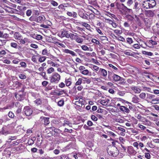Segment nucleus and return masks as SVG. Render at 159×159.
Listing matches in <instances>:
<instances>
[{
	"label": "nucleus",
	"instance_id": "nucleus-40",
	"mask_svg": "<svg viewBox=\"0 0 159 159\" xmlns=\"http://www.w3.org/2000/svg\"><path fill=\"white\" fill-rule=\"evenodd\" d=\"M34 102L38 105L40 104L42 102L41 101L40 99H36Z\"/></svg>",
	"mask_w": 159,
	"mask_h": 159
},
{
	"label": "nucleus",
	"instance_id": "nucleus-49",
	"mask_svg": "<svg viewBox=\"0 0 159 159\" xmlns=\"http://www.w3.org/2000/svg\"><path fill=\"white\" fill-rule=\"evenodd\" d=\"M48 82L46 81H44L42 82V84L43 86L46 87L48 84Z\"/></svg>",
	"mask_w": 159,
	"mask_h": 159
},
{
	"label": "nucleus",
	"instance_id": "nucleus-30",
	"mask_svg": "<svg viewBox=\"0 0 159 159\" xmlns=\"http://www.w3.org/2000/svg\"><path fill=\"white\" fill-rule=\"evenodd\" d=\"M127 42L129 44H130L133 42L132 39L131 38H127L126 39Z\"/></svg>",
	"mask_w": 159,
	"mask_h": 159
},
{
	"label": "nucleus",
	"instance_id": "nucleus-29",
	"mask_svg": "<svg viewBox=\"0 0 159 159\" xmlns=\"http://www.w3.org/2000/svg\"><path fill=\"white\" fill-rule=\"evenodd\" d=\"M77 35H75L74 34L70 33V37L71 40L75 39L76 37H77Z\"/></svg>",
	"mask_w": 159,
	"mask_h": 159
},
{
	"label": "nucleus",
	"instance_id": "nucleus-19",
	"mask_svg": "<svg viewBox=\"0 0 159 159\" xmlns=\"http://www.w3.org/2000/svg\"><path fill=\"white\" fill-rule=\"evenodd\" d=\"M116 5L117 6V8L118 9L120 8L122 9V8H123V7L125 6L124 4L118 2H116Z\"/></svg>",
	"mask_w": 159,
	"mask_h": 159
},
{
	"label": "nucleus",
	"instance_id": "nucleus-43",
	"mask_svg": "<svg viewBox=\"0 0 159 159\" xmlns=\"http://www.w3.org/2000/svg\"><path fill=\"white\" fill-rule=\"evenodd\" d=\"M82 79L80 78L78 79V80L76 83V85H80L82 82Z\"/></svg>",
	"mask_w": 159,
	"mask_h": 159
},
{
	"label": "nucleus",
	"instance_id": "nucleus-4",
	"mask_svg": "<svg viewBox=\"0 0 159 159\" xmlns=\"http://www.w3.org/2000/svg\"><path fill=\"white\" fill-rule=\"evenodd\" d=\"M100 97H101L102 98H100V103L103 106L107 105L110 101L109 99L106 97H103V96L100 95Z\"/></svg>",
	"mask_w": 159,
	"mask_h": 159
},
{
	"label": "nucleus",
	"instance_id": "nucleus-24",
	"mask_svg": "<svg viewBox=\"0 0 159 159\" xmlns=\"http://www.w3.org/2000/svg\"><path fill=\"white\" fill-rule=\"evenodd\" d=\"M46 57L45 56H42L40 57L39 59V61L42 62L44 61L46 59Z\"/></svg>",
	"mask_w": 159,
	"mask_h": 159
},
{
	"label": "nucleus",
	"instance_id": "nucleus-38",
	"mask_svg": "<svg viewBox=\"0 0 159 159\" xmlns=\"http://www.w3.org/2000/svg\"><path fill=\"white\" fill-rule=\"evenodd\" d=\"M146 94L144 93H142L139 95V97L142 98L144 99L146 97Z\"/></svg>",
	"mask_w": 159,
	"mask_h": 159
},
{
	"label": "nucleus",
	"instance_id": "nucleus-11",
	"mask_svg": "<svg viewBox=\"0 0 159 159\" xmlns=\"http://www.w3.org/2000/svg\"><path fill=\"white\" fill-rule=\"evenodd\" d=\"M120 110L124 112L129 113L130 112L129 109L127 107L124 106H121L120 107Z\"/></svg>",
	"mask_w": 159,
	"mask_h": 159
},
{
	"label": "nucleus",
	"instance_id": "nucleus-22",
	"mask_svg": "<svg viewBox=\"0 0 159 159\" xmlns=\"http://www.w3.org/2000/svg\"><path fill=\"white\" fill-rule=\"evenodd\" d=\"M126 17L128 20L130 21H133L134 19V18L133 16L129 14L126 15Z\"/></svg>",
	"mask_w": 159,
	"mask_h": 159
},
{
	"label": "nucleus",
	"instance_id": "nucleus-45",
	"mask_svg": "<svg viewBox=\"0 0 159 159\" xmlns=\"http://www.w3.org/2000/svg\"><path fill=\"white\" fill-rule=\"evenodd\" d=\"M69 80V79L67 80H66L65 81L66 84L67 86H69L71 84V81Z\"/></svg>",
	"mask_w": 159,
	"mask_h": 159
},
{
	"label": "nucleus",
	"instance_id": "nucleus-14",
	"mask_svg": "<svg viewBox=\"0 0 159 159\" xmlns=\"http://www.w3.org/2000/svg\"><path fill=\"white\" fill-rule=\"evenodd\" d=\"M131 89L133 90L135 93H139L141 91V89L139 88L134 86L131 87Z\"/></svg>",
	"mask_w": 159,
	"mask_h": 159
},
{
	"label": "nucleus",
	"instance_id": "nucleus-33",
	"mask_svg": "<svg viewBox=\"0 0 159 159\" xmlns=\"http://www.w3.org/2000/svg\"><path fill=\"white\" fill-rule=\"evenodd\" d=\"M51 4L54 7H56L58 6V3L53 0H52L50 1Z\"/></svg>",
	"mask_w": 159,
	"mask_h": 159
},
{
	"label": "nucleus",
	"instance_id": "nucleus-20",
	"mask_svg": "<svg viewBox=\"0 0 159 159\" xmlns=\"http://www.w3.org/2000/svg\"><path fill=\"white\" fill-rule=\"evenodd\" d=\"M103 34L100 30V40L105 41L107 39V37L106 36H103Z\"/></svg>",
	"mask_w": 159,
	"mask_h": 159
},
{
	"label": "nucleus",
	"instance_id": "nucleus-48",
	"mask_svg": "<svg viewBox=\"0 0 159 159\" xmlns=\"http://www.w3.org/2000/svg\"><path fill=\"white\" fill-rule=\"evenodd\" d=\"M81 48L83 50H84V51L89 50L88 48L87 47V46H86V45H84L81 46Z\"/></svg>",
	"mask_w": 159,
	"mask_h": 159
},
{
	"label": "nucleus",
	"instance_id": "nucleus-61",
	"mask_svg": "<svg viewBox=\"0 0 159 159\" xmlns=\"http://www.w3.org/2000/svg\"><path fill=\"white\" fill-rule=\"evenodd\" d=\"M132 120L133 121V123L134 124H136L138 123V120L135 118L133 117Z\"/></svg>",
	"mask_w": 159,
	"mask_h": 159
},
{
	"label": "nucleus",
	"instance_id": "nucleus-56",
	"mask_svg": "<svg viewBox=\"0 0 159 159\" xmlns=\"http://www.w3.org/2000/svg\"><path fill=\"white\" fill-rule=\"evenodd\" d=\"M109 66L110 67L112 68L113 69H114V70H118V69L117 68L115 67V66H114L113 65L111 64H109Z\"/></svg>",
	"mask_w": 159,
	"mask_h": 159
},
{
	"label": "nucleus",
	"instance_id": "nucleus-47",
	"mask_svg": "<svg viewBox=\"0 0 159 159\" xmlns=\"http://www.w3.org/2000/svg\"><path fill=\"white\" fill-rule=\"evenodd\" d=\"M114 32L115 33H116V34H121L122 33V31L121 30H115L114 31Z\"/></svg>",
	"mask_w": 159,
	"mask_h": 159
},
{
	"label": "nucleus",
	"instance_id": "nucleus-2",
	"mask_svg": "<svg viewBox=\"0 0 159 159\" xmlns=\"http://www.w3.org/2000/svg\"><path fill=\"white\" fill-rule=\"evenodd\" d=\"M60 75L57 73H54L49 77L50 82L51 83H57L60 80Z\"/></svg>",
	"mask_w": 159,
	"mask_h": 159
},
{
	"label": "nucleus",
	"instance_id": "nucleus-18",
	"mask_svg": "<svg viewBox=\"0 0 159 159\" xmlns=\"http://www.w3.org/2000/svg\"><path fill=\"white\" fill-rule=\"evenodd\" d=\"M14 37L16 39L20 40L21 37V35L18 32H15L14 34Z\"/></svg>",
	"mask_w": 159,
	"mask_h": 159
},
{
	"label": "nucleus",
	"instance_id": "nucleus-13",
	"mask_svg": "<svg viewBox=\"0 0 159 159\" xmlns=\"http://www.w3.org/2000/svg\"><path fill=\"white\" fill-rule=\"evenodd\" d=\"M107 75V71L103 69L100 68V75L104 77H106Z\"/></svg>",
	"mask_w": 159,
	"mask_h": 159
},
{
	"label": "nucleus",
	"instance_id": "nucleus-63",
	"mask_svg": "<svg viewBox=\"0 0 159 159\" xmlns=\"http://www.w3.org/2000/svg\"><path fill=\"white\" fill-rule=\"evenodd\" d=\"M3 62L6 64H10L11 63V61L9 60L6 59L4 60Z\"/></svg>",
	"mask_w": 159,
	"mask_h": 159
},
{
	"label": "nucleus",
	"instance_id": "nucleus-51",
	"mask_svg": "<svg viewBox=\"0 0 159 159\" xmlns=\"http://www.w3.org/2000/svg\"><path fill=\"white\" fill-rule=\"evenodd\" d=\"M100 136L101 139L103 138L106 139L107 138V135L104 134H102L101 133H100Z\"/></svg>",
	"mask_w": 159,
	"mask_h": 159
},
{
	"label": "nucleus",
	"instance_id": "nucleus-44",
	"mask_svg": "<svg viewBox=\"0 0 159 159\" xmlns=\"http://www.w3.org/2000/svg\"><path fill=\"white\" fill-rule=\"evenodd\" d=\"M81 73L84 75H87L88 74L89 71L87 70H84L81 71Z\"/></svg>",
	"mask_w": 159,
	"mask_h": 159
},
{
	"label": "nucleus",
	"instance_id": "nucleus-26",
	"mask_svg": "<svg viewBox=\"0 0 159 159\" xmlns=\"http://www.w3.org/2000/svg\"><path fill=\"white\" fill-rule=\"evenodd\" d=\"M28 41V39L26 38H25L24 39H20V42L21 43L24 44L25 43L27 42Z\"/></svg>",
	"mask_w": 159,
	"mask_h": 159
},
{
	"label": "nucleus",
	"instance_id": "nucleus-25",
	"mask_svg": "<svg viewBox=\"0 0 159 159\" xmlns=\"http://www.w3.org/2000/svg\"><path fill=\"white\" fill-rule=\"evenodd\" d=\"M39 75L43 76L44 79L46 80H48V79L46 77V73L45 72H43L40 73H38Z\"/></svg>",
	"mask_w": 159,
	"mask_h": 159
},
{
	"label": "nucleus",
	"instance_id": "nucleus-7",
	"mask_svg": "<svg viewBox=\"0 0 159 159\" xmlns=\"http://www.w3.org/2000/svg\"><path fill=\"white\" fill-rule=\"evenodd\" d=\"M138 6V2H135L134 8L135 9V11L137 13H139L141 12H141L142 11V9L140 8V7Z\"/></svg>",
	"mask_w": 159,
	"mask_h": 159
},
{
	"label": "nucleus",
	"instance_id": "nucleus-59",
	"mask_svg": "<svg viewBox=\"0 0 159 159\" xmlns=\"http://www.w3.org/2000/svg\"><path fill=\"white\" fill-rule=\"evenodd\" d=\"M120 141L122 143H124V142L125 141V139L122 137H120L119 138Z\"/></svg>",
	"mask_w": 159,
	"mask_h": 159
},
{
	"label": "nucleus",
	"instance_id": "nucleus-23",
	"mask_svg": "<svg viewBox=\"0 0 159 159\" xmlns=\"http://www.w3.org/2000/svg\"><path fill=\"white\" fill-rule=\"evenodd\" d=\"M75 40L76 41L79 43H81L83 41V39L82 38L79 37L78 36H77V37L76 38Z\"/></svg>",
	"mask_w": 159,
	"mask_h": 159
},
{
	"label": "nucleus",
	"instance_id": "nucleus-57",
	"mask_svg": "<svg viewBox=\"0 0 159 159\" xmlns=\"http://www.w3.org/2000/svg\"><path fill=\"white\" fill-rule=\"evenodd\" d=\"M31 60L33 62L36 63H37V61L36 58L35 57V56H32V57Z\"/></svg>",
	"mask_w": 159,
	"mask_h": 159
},
{
	"label": "nucleus",
	"instance_id": "nucleus-58",
	"mask_svg": "<svg viewBox=\"0 0 159 159\" xmlns=\"http://www.w3.org/2000/svg\"><path fill=\"white\" fill-rule=\"evenodd\" d=\"M6 53V52L4 50H2L0 51V56L5 55Z\"/></svg>",
	"mask_w": 159,
	"mask_h": 159
},
{
	"label": "nucleus",
	"instance_id": "nucleus-53",
	"mask_svg": "<svg viewBox=\"0 0 159 159\" xmlns=\"http://www.w3.org/2000/svg\"><path fill=\"white\" fill-rule=\"evenodd\" d=\"M153 92H150L151 93H153L154 94H159V90L155 89L153 90Z\"/></svg>",
	"mask_w": 159,
	"mask_h": 159
},
{
	"label": "nucleus",
	"instance_id": "nucleus-62",
	"mask_svg": "<svg viewBox=\"0 0 159 159\" xmlns=\"http://www.w3.org/2000/svg\"><path fill=\"white\" fill-rule=\"evenodd\" d=\"M133 146L138 149L139 144L137 142H134L133 144Z\"/></svg>",
	"mask_w": 159,
	"mask_h": 159
},
{
	"label": "nucleus",
	"instance_id": "nucleus-41",
	"mask_svg": "<svg viewBox=\"0 0 159 159\" xmlns=\"http://www.w3.org/2000/svg\"><path fill=\"white\" fill-rule=\"evenodd\" d=\"M32 13L31 10H28L26 12V15L27 16H30L31 15Z\"/></svg>",
	"mask_w": 159,
	"mask_h": 159
},
{
	"label": "nucleus",
	"instance_id": "nucleus-15",
	"mask_svg": "<svg viewBox=\"0 0 159 159\" xmlns=\"http://www.w3.org/2000/svg\"><path fill=\"white\" fill-rule=\"evenodd\" d=\"M84 100L82 98H80L79 101H76L75 102V104L79 107H81L82 106V103L84 102Z\"/></svg>",
	"mask_w": 159,
	"mask_h": 159
},
{
	"label": "nucleus",
	"instance_id": "nucleus-5",
	"mask_svg": "<svg viewBox=\"0 0 159 159\" xmlns=\"http://www.w3.org/2000/svg\"><path fill=\"white\" fill-rule=\"evenodd\" d=\"M49 119V118L48 117H45L42 116L40 118L39 120L41 123L44 124L45 125H47L50 123Z\"/></svg>",
	"mask_w": 159,
	"mask_h": 159
},
{
	"label": "nucleus",
	"instance_id": "nucleus-46",
	"mask_svg": "<svg viewBox=\"0 0 159 159\" xmlns=\"http://www.w3.org/2000/svg\"><path fill=\"white\" fill-rule=\"evenodd\" d=\"M20 65L22 67L25 68L26 67V64L25 62H21L20 63Z\"/></svg>",
	"mask_w": 159,
	"mask_h": 159
},
{
	"label": "nucleus",
	"instance_id": "nucleus-17",
	"mask_svg": "<svg viewBox=\"0 0 159 159\" xmlns=\"http://www.w3.org/2000/svg\"><path fill=\"white\" fill-rule=\"evenodd\" d=\"M155 96L154 95L151 94H147V98L151 100H152V101H154L155 97Z\"/></svg>",
	"mask_w": 159,
	"mask_h": 159
},
{
	"label": "nucleus",
	"instance_id": "nucleus-6",
	"mask_svg": "<svg viewBox=\"0 0 159 159\" xmlns=\"http://www.w3.org/2000/svg\"><path fill=\"white\" fill-rule=\"evenodd\" d=\"M24 110L25 114L28 116L31 115L33 112L32 109L28 106L25 107Z\"/></svg>",
	"mask_w": 159,
	"mask_h": 159
},
{
	"label": "nucleus",
	"instance_id": "nucleus-10",
	"mask_svg": "<svg viewBox=\"0 0 159 159\" xmlns=\"http://www.w3.org/2000/svg\"><path fill=\"white\" fill-rule=\"evenodd\" d=\"M61 36L62 37H66L67 38H69L70 37V34L68 33V32L66 30H64L61 33Z\"/></svg>",
	"mask_w": 159,
	"mask_h": 159
},
{
	"label": "nucleus",
	"instance_id": "nucleus-28",
	"mask_svg": "<svg viewBox=\"0 0 159 159\" xmlns=\"http://www.w3.org/2000/svg\"><path fill=\"white\" fill-rule=\"evenodd\" d=\"M101 6L102 8L103 9H105L106 7L109 8V5H106V3L105 2H102V5H101Z\"/></svg>",
	"mask_w": 159,
	"mask_h": 159
},
{
	"label": "nucleus",
	"instance_id": "nucleus-54",
	"mask_svg": "<svg viewBox=\"0 0 159 159\" xmlns=\"http://www.w3.org/2000/svg\"><path fill=\"white\" fill-rule=\"evenodd\" d=\"M42 54L43 55H47L48 54V51L47 49H44L43 50Z\"/></svg>",
	"mask_w": 159,
	"mask_h": 159
},
{
	"label": "nucleus",
	"instance_id": "nucleus-55",
	"mask_svg": "<svg viewBox=\"0 0 159 159\" xmlns=\"http://www.w3.org/2000/svg\"><path fill=\"white\" fill-rule=\"evenodd\" d=\"M30 46L31 47L34 48H37L38 47V46L37 45L34 43L31 44H30Z\"/></svg>",
	"mask_w": 159,
	"mask_h": 159
},
{
	"label": "nucleus",
	"instance_id": "nucleus-42",
	"mask_svg": "<svg viewBox=\"0 0 159 159\" xmlns=\"http://www.w3.org/2000/svg\"><path fill=\"white\" fill-rule=\"evenodd\" d=\"M145 157L148 159H150L151 158V156L148 153L146 152L145 153Z\"/></svg>",
	"mask_w": 159,
	"mask_h": 159
},
{
	"label": "nucleus",
	"instance_id": "nucleus-39",
	"mask_svg": "<svg viewBox=\"0 0 159 159\" xmlns=\"http://www.w3.org/2000/svg\"><path fill=\"white\" fill-rule=\"evenodd\" d=\"M54 70V69L53 68H50L49 69L47 70V73L48 74H51L53 72Z\"/></svg>",
	"mask_w": 159,
	"mask_h": 159
},
{
	"label": "nucleus",
	"instance_id": "nucleus-35",
	"mask_svg": "<svg viewBox=\"0 0 159 159\" xmlns=\"http://www.w3.org/2000/svg\"><path fill=\"white\" fill-rule=\"evenodd\" d=\"M8 116L9 117L11 118H14L15 116L14 113L11 111H10L8 113Z\"/></svg>",
	"mask_w": 159,
	"mask_h": 159
},
{
	"label": "nucleus",
	"instance_id": "nucleus-50",
	"mask_svg": "<svg viewBox=\"0 0 159 159\" xmlns=\"http://www.w3.org/2000/svg\"><path fill=\"white\" fill-rule=\"evenodd\" d=\"M63 93H65V91L64 90H62L59 91L58 93H57V94L58 96H60L62 95Z\"/></svg>",
	"mask_w": 159,
	"mask_h": 159
},
{
	"label": "nucleus",
	"instance_id": "nucleus-9",
	"mask_svg": "<svg viewBox=\"0 0 159 159\" xmlns=\"http://www.w3.org/2000/svg\"><path fill=\"white\" fill-rule=\"evenodd\" d=\"M45 19V17L41 15L38 16L35 20V21L37 22L41 23L44 21Z\"/></svg>",
	"mask_w": 159,
	"mask_h": 159
},
{
	"label": "nucleus",
	"instance_id": "nucleus-31",
	"mask_svg": "<svg viewBox=\"0 0 159 159\" xmlns=\"http://www.w3.org/2000/svg\"><path fill=\"white\" fill-rule=\"evenodd\" d=\"M92 42L94 43L96 45H98L99 44V41L95 39H92Z\"/></svg>",
	"mask_w": 159,
	"mask_h": 159
},
{
	"label": "nucleus",
	"instance_id": "nucleus-36",
	"mask_svg": "<svg viewBox=\"0 0 159 159\" xmlns=\"http://www.w3.org/2000/svg\"><path fill=\"white\" fill-rule=\"evenodd\" d=\"M64 104V101L63 100H61L58 102V106L61 107L63 106Z\"/></svg>",
	"mask_w": 159,
	"mask_h": 159
},
{
	"label": "nucleus",
	"instance_id": "nucleus-21",
	"mask_svg": "<svg viewBox=\"0 0 159 159\" xmlns=\"http://www.w3.org/2000/svg\"><path fill=\"white\" fill-rule=\"evenodd\" d=\"M142 53L144 55H147L149 56H152L153 55V53L151 52H147L146 51H143Z\"/></svg>",
	"mask_w": 159,
	"mask_h": 159
},
{
	"label": "nucleus",
	"instance_id": "nucleus-8",
	"mask_svg": "<svg viewBox=\"0 0 159 159\" xmlns=\"http://www.w3.org/2000/svg\"><path fill=\"white\" fill-rule=\"evenodd\" d=\"M145 15L148 17H152L154 15V11L152 10L145 11Z\"/></svg>",
	"mask_w": 159,
	"mask_h": 159
},
{
	"label": "nucleus",
	"instance_id": "nucleus-34",
	"mask_svg": "<svg viewBox=\"0 0 159 159\" xmlns=\"http://www.w3.org/2000/svg\"><path fill=\"white\" fill-rule=\"evenodd\" d=\"M133 2V0H128L127 2V5L129 7Z\"/></svg>",
	"mask_w": 159,
	"mask_h": 159
},
{
	"label": "nucleus",
	"instance_id": "nucleus-37",
	"mask_svg": "<svg viewBox=\"0 0 159 159\" xmlns=\"http://www.w3.org/2000/svg\"><path fill=\"white\" fill-rule=\"evenodd\" d=\"M138 126L142 130H144L146 128V127L140 124H138Z\"/></svg>",
	"mask_w": 159,
	"mask_h": 159
},
{
	"label": "nucleus",
	"instance_id": "nucleus-52",
	"mask_svg": "<svg viewBox=\"0 0 159 159\" xmlns=\"http://www.w3.org/2000/svg\"><path fill=\"white\" fill-rule=\"evenodd\" d=\"M133 47L134 48L136 49H139L140 48V46L138 44H135L133 45Z\"/></svg>",
	"mask_w": 159,
	"mask_h": 159
},
{
	"label": "nucleus",
	"instance_id": "nucleus-12",
	"mask_svg": "<svg viewBox=\"0 0 159 159\" xmlns=\"http://www.w3.org/2000/svg\"><path fill=\"white\" fill-rule=\"evenodd\" d=\"M15 97L16 98L20 101L23 100L24 99V97L23 95L19 93L16 94L15 95Z\"/></svg>",
	"mask_w": 159,
	"mask_h": 159
},
{
	"label": "nucleus",
	"instance_id": "nucleus-1",
	"mask_svg": "<svg viewBox=\"0 0 159 159\" xmlns=\"http://www.w3.org/2000/svg\"><path fill=\"white\" fill-rule=\"evenodd\" d=\"M156 4V2L154 0H147L143 2L142 6L146 9L152 8Z\"/></svg>",
	"mask_w": 159,
	"mask_h": 159
},
{
	"label": "nucleus",
	"instance_id": "nucleus-3",
	"mask_svg": "<svg viewBox=\"0 0 159 159\" xmlns=\"http://www.w3.org/2000/svg\"><path fill=\"white\" fill-rule=\"evenodd\" d=\"M108 153L113 157H116L118 154L119 151L117 148L115 146H112L109 149L108 148Z\"/></svg>",
	"mask_w": 159,
	"mask_h": 159
},
{
	"label": "nucleus",
	"instance_id": "nucleus-64",
	"mask_svg": "<svg viewBox=\"0 0 159 159\" xmlns=\"http://www.w3.org/2000/svg\"><path fill=\"white\" fill-rule=\"evenodd\" d=\"M91 119L93 120H94V121H97V118L94 115H92L91 116Z\"/></svg>",
	"mask_w": 159,
	"mask_h": 159
},
{
	"label": "nucleus",
	"instance_id": "nucleus-32",
	"mask_svg": "<svg viewBox=\"0 0 159 159\" xmlns=\"http://www.w3.org/2000/svg\"><path fill=\"white\" fill-rule=\"evenodd\" d=\"M19 78L21 79H26V76L24 74H20L19 75Z\"/></svg>",
	"mask_w": 159,
	"mask_h": 159
},
{
	"label": "nucleus",
	"instance_id": "nucleus-60",
	"mask_svg": "<svg viewBox=\"0 0 159 159\" xmlns=\"http://www.w3.org/2000/svg\"><path fill=\"white\" fill-rule=\"evenodd\" d=\"M37 149L35 148H32L31 149V151L34 153L36 152L37 151Z\"/></svg>",
	"mask_w": 159,
	"mask_h": 159
},
{
	"label": "nucleus",
	"instance_id": "nucleus-27",
	"mask_svg": "<svg viewBox=\"0 0 159 159\" xmlns=\"http://www.w3.org/2000/svg\"><path fill=\"white\" fill-rule=\"evenodd\" d=\"M10 45L11 47L16 48H17V44L15 42H11L10 43Z\"/></svg>",
	"mask_w": 159,
	"mask_h": 159
},
{
	"label": "nucleus",
	"instance_id": "nucleus-16",
	"mask_svg": "<svg viewBox=\"0 0 159 159\" xmlns=\"http://www.w3.org/2000/svg\"><path fill=\"white\" fill-rule=\"evenodd\" d=\"M113 75L112 76L114 81H117L120 80L121 78L120 77L115 74H113Z\"/></svg>",
	"mask_w": 159,
	"mask_h": 159
}]
</instances>
